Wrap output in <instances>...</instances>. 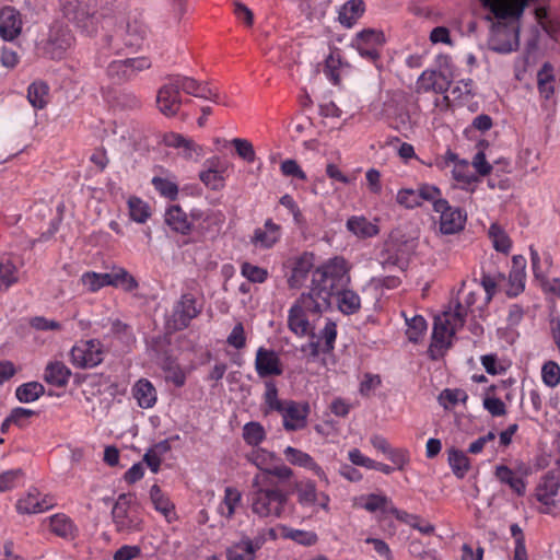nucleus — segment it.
I'll return each mask as SVG.
<instances>
[{
	"mask_svg": "<svg viewBox=\"0 0 560 560\" xmlns=\"http://www.w3.org/2000/svg\"><path fill=\"white\" fill-rule=\"evenodd\" d=\"M16 281L18 276L15 266L9 258L2 259L0 261V291L7 290Z\"/></svg>",
	"mask_w": 560,
	"mask_h": 560,
	"instance_id": "8fccbe9b",
	"label": "nucleus"
},
{
	"mask_svg": "<svg viewBox=\"0 0 560 560\" xmlns=\"http://www.w3.org/2000/svg\"><path fill=\"white\" fill-rule=\"evenodd\" d=\"M335 295H337L338 308L341 313L352 315L361 308V299L354 291L342 288Z\"/></svg>",
	"mask_w": 560,
	"mask_h": 560,
	"instance_id": "473e14b6",
	"label": "nucleus"
},
{
	"mask_svg": "<svg viewBox=\"0 0 560 560\" xmlns=\"http://www.w3.org/2000/svg\"><path fill=\"white\" fill-rule=\"evenodd\" d=\"M133 396L141 408H151L156 401V392L148 380H139L133 387Z\"/></svg>",
	"mask_w": 560,
	"mask_h": 560,
	"instance_id": "72a5a7b5",
	"label": "nucleus"
},
{
	"mask_svg": "<svg viewBox=\"0 0 560 560\" xmlns=\"http://www.w3.org/2000/svg\"><path fill=\"white\" fill-rule=\"evenodd\" d=\"M466 315L467 311L459 302L456 303L454 312L444 313L443 317L450 318L452 322L451 334H455L458 328L464 326Z\"/></svg>",
	"mask_w": 560,
	"mask_h": 560,
	"instance_id": "0e129e2a",
	"label": "nucleus"
},
{
	"mask_svg": "<svg viewBox=\"0 0 560 560\" xmlns=\"http://www.w3.org/2000/svg\"><path fill=\"white\" fill-rule=\"evenodd\" d=\"M467 399H468V396H467L466 392L463 390V389H448V388H446L439 396V400L444 406V408H447V405L444 402L445 400L450 405L454 406V405H456L459 401L466 402Z\"/></svg>",
	"mask_w": 560,
	"mask_h": 560,
	"instance_id": "69168bd1",
	"label": "nucleus"
},
{
	"mask_svg": "<svg viewBox=\"0 0 560 560\" xmlns=\"http://www.w3.org/2000/svg\"><path fill=\"white\" fill-rule=\"evenodd\" d=\"M406 324H407L406 335H407L408 340L411 342H415V343L418 342L419 339L424 334V331L427 330L425 319L420 315H416L411 318L406 317Z\"/></svg>",
	"mask_w": 560,
	"mask_h": 560,
	"instance_id": "09e8293b",
	"label": "nucleus"
},
{
	"mask_svg": "<svg viewBox=\"0 0 560 560\" xmlns=\"http://www.w3.org/2000/svg\"><path fill=\"white\" fill-rule=\"evenodd\" d=\"M152 185L163 197L171 200H175L177 198L178 186L176 183L167 178L155 176L152 178Z\"/></svg>",
	"mask_w": 560,
	"mask_h": 560,
	"instance_id": "6e6d98bb",
	"label": "nucleus"
},
{
	"mask_svg": "<svg viewBox=\"0 0 560 560\" xmlns=\"http://www.w3.org/2000/svg\"><path fill=\"white\" fill-rule=\"evenodd\" d=\"M452 322L450 318L436 317L433 325L432 341L429 348L431 358L436 359L435 351L442 354L451 346L450 338L454 335L451 334Z\"/></svg>",
	"mask_w": 560,
	"mask_h": 560,
	"instance_id": "6ab92c4d",
	"label": "nucleus"
},
{
	"mask_svg": "<svg viewBox=\"0 0 560 560\" xmlns=\"http://www.w3.org/2000/svg\"><path fill=\"white\" fill-rule=\"evenodd\" d=\"M242 275L253 283H262L268 277V271L265 268L244 262L241 267Z\"/></svg>",
	"mask_w": 560,
	"mask_h": 560,
	"instance_id": "13d9d810",
	"label": "nucleus"
},
{
	"mask_svg": "<svg viewBox=\"0 0 560 560\" xmlns=\"http://www.w3.org/2000/svg\"><path fill=\"white\" fill-rule=\"evenodd\" d=\"M112 518L118 533L130 534L143 528V520L136 506V498L132 493L119 494L112 509Z\"/></svg>",
	"mask_w": 560,
	"mask_h": 560,
	"instance_id": "39448f33",
	"label": "nucleus"
},
{
	"mask_svg": "<svg viewBox=\"0 0 560 560\" xmlns=\"http://www.w3.org/2000/svg\"><path fill=\"white\" fill-rule=\"evenodd\" d=\"M364 502L362 508L369 512L381 511L382 513H388V508L392 505V501L386 495L371 493L362 498Z\"/></svg>",
	"mask_w": 560,
	"mask_h": 560,
	"instance_id": "de8ad7c7",
	"label": "nucleus"
},
{
	"mask_svg": "<svg viewBox=\"0 0 560 560\" xmlns=\"http://www.w3.org/2000/svg\"><path fill=\"white\" fill-rule=\"evenodd\" d=\"M342 67V61L339 55H335V51H331L328 57L325 59L324 73L326 77L334 83L338 84L340 82V68Z\"/></svg>",
	"mask_w": 560,
	"mask_h": 560,
	"instance_id": "864d4df0",
	"label": "nucleus"
},
{
	"mask_svg": "<svg viewBox=\"0 0 560 560\" xmlns=\"http://www.w3.org/2000/svg\"><path fill=\"white\" fill-rule=\"evenodd\" d=\"M60 9L63 16L83 34H96L102 18L96 0H60Z\"/></svg>",
	"mask_w": 560,
	"mask_h": 560,
	"instance_id": "20e7f679",
	"label": "nucleus"
},
{
	"mask_svg": "<svg viewBox=\"0 0 560 560\" xmlns=\"http://www.w3.org/2000/svg\"><path fill=\"white\" fill-rule=\"evenodd\" d=\"M252 511L259 517H281L288 503V493L277 488L272 479L255 476L252 481Z\"/></svg>",
	"mask_w": 560,
	"mask_h": 560,
	"instance_id": "7ed1b4c3",
	"label": "nucleus"
},
{
	"mask_svg": "<svg viewBox=\"0 0 560 560\" xmlns=\"http://www.w3.org/2000/svg\"><path fill=\"white\" fill-rule=\"evenodd\" d=\"M182 103L180 92L171 75L168 83L162 85L158 91V108L164 116L173 117L179 112Z\"/></svg>",
	"mask_w": 560,
	"mask_h": 560,
	"instance_id": "4468645a",
	"label": "nucleus"
},
{
	"mask_svg": "<svg viewBox=\"0 0 560 560\" xmlns=\"http://www.w3.org/2000/svg\"><path fill=\"white\" fill-rule=\"evenodd\" d=\"M201 313V307L197 306L195 296L190 293H185L175 303L172 313V327L175 330H182L189 326L191 319L196 318Z\"/></svg>",
	"mask_w": 560,
	"mask_h": 560,
	"instance_id": "ddd939ff",
	"label": "nucleus"
},
{
	"mask_svg": "<svg viewBox=\"0 0 560 560\" xmlns=\"http://www.w3.org/2000/svg\"><path fill=\"white\" fill-rule=\"evenodd\" d=\"M364 12L362 0H349L339 11V22L346 27H351Z\"/></svg>",
	"mask_w": 560,
	"mask_h": 560,
	"instance_id": "f704fd0d",
	"label": "nucleus"
},
{
	"mask_svg": "<svg viewBox=\"0 0 560 560\" xmlns=\"http://www.w3.org/2000/svg\"><path fill=\"white\" fill-rule=\"evenodd\" d=\"M282 229L279 224L275 223L271 219H267L262 228H257L250 243L258 248L269 249L273 247L281 238Z\"/></svg>",
	"mask_w": 560,
	"mask_h": 560,
	"instance_id": "aec40b11",
	"label": "nucleus"
},
{
	"mask_svg": "<svg viewBox=\"0 0 560 560\" xmlns=\"http://www.w3.org/2000/svg\"><path fill=\"white\" fill-rule=\"evenodd\" d=\"M385 43V36L382 31L375 28H365L355 35L352 46H372L381 48Z\"/></svg>",
	"mask_w": 560,
	"mask_h": 560,
	"instance_id": "4c0bfd02",
	"label": "nucleus"
},
{
	"mask_svg": "<svg viewBox=\"0 0 560 560\" xmlns=\"http://www.w3.org/2000/svg\"><path fill=\"white\" fill-rule=\"evenodd\" d=\"M114 26L126 38L122 45L128 47V52L135 54L143 44L147 34L143 22L136 14L128 13L120 16Z\"/></svg>",
	"mask_w": 560,
	"mask_h": 560,
	"instance_id": "9d476101",
	"label": "nucleus"
},
{
	"mask_svg": "<svg viewBox=\"0 0 560 560\" xmlns=\"http://www.w3.org/2000/svg\"><path fill=\"white\" fill-rule=\"evenodd\" d=\"M313 268L314 256L312 254L304 253L294 261L292 273L288 279L289 287L291 289L301 288Z\"/></svg>",
	"mask_w": 560,
	"mask_h": 560,
	"instance_id": "a878e982",
	"label": "nucleus"
},
{
	"mask_svg": "<svg viewBox=\"0 0 560 560\" xmlns=\"http://www.w3.org/2000/svg\"><path fill=\"white\" fill-rule=\"evenodd\" d=\"M241 492L233 487H226L224 490V498L218 508V512L225 516L226 518H231L235 513V508L241 501Z\"/></svg>",
	"mask_w": 560,
	"mask_h": 560,
	"instance_id": "58836bf2",
	"label": "nucleus"
},
{
	"mask_svg": "<svg viewBox=\"0 0 560 560\" xmlns=\"http://www.w3.org/2000/svg\"><path fill=\"white\" fill-rule=\"evenodd\" d=\"M295 490L298 493V500L303 505H313L317 501L316 486L313 481H301L296 483Z\"/></svg>",
	"mask_w": 560,
	"mask_h": 560,
	"instance_id": "a18cd8bd",
	"label": "nucleus"
},
{
	"mask_svg": "<svg viewBox=\"0 0 560 560\" xmlns=\"http://www.w3.org/2000/svg\"><path fill=\"white\" fill-rule=\"evenodd\" d=\"M275 458V454L268 452L264 448L253 450L248 455L247 459L253 463L258 469L261 470V474H265L269 467L271 462Z\"/></svg>",
	"mask_w": 560,
	"mask_h": 560,
	"instance_id": "603ef678",
	"label": "nucleus"
},
{
	"mask_svg": "<svg viewBox=\"0 0 560 560\" xmlns=\"http://www.w3.org/2000/svg\"><path fill=\"white\" fill-rule=\"evenodd\" d=\"M350 282L349 269L342 258H335L315 269L308 292L301 295L311 299L317 312H325L331 306V298Z\"/></svg>",
	"mask_w": 560,
	"mask_h": 560,
	"instance_id": "f03ea898",
	"label": "nucleus"
},
{
	"mask_svg": "<svg viewBox=\"0 0 560 560\" xmlns=\"http://www.w3.org/2000/svg\"><path fill=\"white\" fill-rule=\"evenodd\" d=\"M265 544L264 536H257L250 539L247 536L242 537L226 549L228 560H255V553Z\"/></svg>",
	"mask_w": 560,
	"mask_h": 560,
	"instance_id": "dca6fc26",
	"label": "nucleus"
},
{
	"mask_svg": "<svg viewBox=\"0 0 560 560\" xmlns=\"http://www.w3.org/2000/svg\"><path fill=\"white\" fill-rule=\"evenodd\" d=\"M150 499L154 509L158 512H160L168 523L173 522L176 518L174 504L163 493V491L158 485H153L151 487Z\"/></svg>",
	"mask_w": 560,
	"mask_h": 560,
	"instance_id": "2f4dec72",
	"label": "nucleus"
},
{
	"mask_svg": "<svg viewBox=\"0 0 560 560\" xmlns=\"http://www.w3.org/2000/svg\"><path fill=\"white\" fill-rule=\"evenodd\" d=\"M255 369L260 377L281 375L283 369L278 353L264 347L258 348L255 359Z\"/></svg>",
	"mask_w": 560,
	"mask_h": 560,
	"instance_id": "f3484780",
	"label": "nucleus"
},
{
	"mask_svg": "<svg viewBox=\"0 0 560 560\" xmlns=\"http://www.w3.org/2000/svg\"><path fill=\"white\" fill-rule=\"evenodd\" d=\"M433 209L440 213V230L443 234H455L464 229L466 212L460 208H453L445 199L434 201Z\"/></svg>",
	"mask_w": 560,
	"mask_h": 560,
	"instance_id": "9b49d317",
	"label": "nucleus"
},
{
	"mask_svg": "<svg viewBox=\"0 0 560 560\" xmlns=\"http://www.w3.org/2000/svg\"><path fill=\"white\" fill-rule=\"evenodd\" d=\"M70 376V369L60 361L49 362L44 373V380L56 387H65Z\"/></svg>",
	"mask_w": 560,
	"mask_h": 560,
	"instance_id": "c85d7f7f",
	"label": "nucleus"
},
{
	"mask_svg": "<svg viewBox=\"0 0 560 560\" xmlns=\"http://www.w3.org/2000/svg\"><path fill=\"white\" fill-rule=\"evenodd\" d=\"M265 401L270 409L277 411L282 410L285 405V401L278 399V389L272 382L266 383Z\"/></svg>",
	"mask_w": 560,
	"mask_h": 560,
	"instance_id": "774afa93",
	"label": "nucleus"
},
{
	"mask_svg": "<svg viewBox=\"0 0 560 560\" xmlns=\"http://www.w3.org/2000/svg\"><path fill=\"white\" fill-rule=\"evenodd\" d=\"M489 238L497 252L509 253L511 249V240L505 231L497 223L491 224L488 231Z\"/></svg>",
	"mask_w": 560,
	"mask_h": 560,
	"instance_id": "79ce46f5",
	"label": "nucleus"
},
{
	"mask_svg": "<svg viewBox=\"0 0 560 560\" xmlns=\"http://www.w3.org/2000/svg\"><path fill=\"white\" fill-rule=\"evenodd\" d=\"M45 393V387L38 382L22 384L16 388L15 395L21 402H32Z\"/></svg>",
	"mask_w": 560,
	"mask_h": 560,
	"instance_id": "a19ab883",
	"label": "nucleus"
},
{
	"mask_svg": "<svg viewBox=\"0 0 560 560\" xmlns=\"http://www.w3.org/2000/svg\"><path fill=\"white\" fill-rule=\"evenodd\" d=\"M542 382L549 387H556L560 383V366L553 362L548 361L541 369Z\"/></svg>",
	"mask_w": 560,
	"mask_h": 560,
	"instance_id": "bf43d9fd",
	"label": "nucleus"
},
{
	"mask_svg": "<svg viewBox=\"0 0 560 560\" xmlns=\"http://www.w3.org/2000/svg\"><path fill=\"white\" fill-rule=\"evenodd\" d=\"M164 142L167 147L182 150L180 154L187 159L192 160L202 155V148L194 140L185 138L179 133L171 132L164 137Z\"/></svg>",
	"mask_w": 560,
	"mask_h": 560,
	"instance_id": "393cba45",
	"label": "nucleus"
},
{
	"mask_svg": "<svg viewBox=\"0 0 560 560\" xmlns=\"http://www.w3.org/2000/svg\"><path fill=\"white\" fill-rule=\"evenodd\" d=\"M230 143L235 148L236 154L245 162L253 163L256 160V152L250 141L243 138H234Z\"/></svg>",
	"mask_w": 560,
	"mask_h": 560,
	"instance_id": "5fc2aeb1",
	"label": "nucleus"
},
{
	"mask_svg": "<svg viewBox=\"0 0 560 560\" xmlns=\"http://www.w3.org/2000/svg\"><path fill=\"white\" fill-rule=\"evenodd\" d=\"M495 476L502 483L508 485L517 495H523L525 493L526 485L523 478L517 476L508 466H498L495 469Z\"/></svg>",
	"mask_w": 560,
	"mask_h": 560,
	"instance_id": "c9c22d12",
	"label": "nucleus"
},
{
	"mask_svg": "<svg viewBox=\"0 0 560 560\" xmlns=\"http://www.w3.org/2000/svg\"><path fill=\"white\" fill-rule=\"evenodd\" d=\"M284 455L288 462L292 465H298L304 468H308L315 472L320 479L327 481L326 474L324 470L314 462V459L301 450L288 446L284 450Z\"/></svg>",
	"mask_w": 560,
	"mask_h": 560,
	"instance_id": "cd10ccee",
	"label": "nucleus"
},
{
	"mask_svg": "<svg viewBox=\"0 0 560 560\" xmlns=\"http://www.w3.org/2000/svg\"><path fill=\"white\" fill-rule=\"evenodd\" d=\"M190 217L192 224H197L196 229L202 236L211 233V237H214L223 221L222 214L214 211L201 212L199 210H192Z\"/></svg>",
	"mask_w": 560,
	"mask_h": 560,
	"instance_id": "4be33fe9",
	"label": "nucleus"
},
{
	"mask_svg": "<svg viewBox=\"0 0 560 560\" xmlns=\"http://www.w3.org/2000/svg\"><path fill=\"white\" fill-rule=\"evenodd\" d=\"M490 11L487 20L491 22L489 48L499 54H509L518 49L520 27L516 22L524 10L535 0H480Z\"/></svg>",
	"mask_w": 560,
	"mask_h": 560,
	"instance_id": "f257e3e1",
	"label": "nucleus"
},
{
	"mask_svg": "<svg viewBox=\"0 0 560 560\" xmlns=\"http://www.w3.org/2000/svg\"><path fill=\"white\" fill-rule=\"evenodd\" d=\"M396 200L399 205L404 206L407 209H412L421 206V201H419V195L417 190L413 189L399 190Z\"/></svg>",
	"mask_w": 560,
	"mask_h": 560,
	"instance_id": "338daca9",
	"label": "nucleus"
},
{
	"mask_svg": "<svg viewBox=\"0 0 560 560\" xmlns=\"http://www.w3.org/2000/svg\"><path fill=\"white\" fill-rule=\"evenodd\" d=\"M346 226L349 232L359 238H370L380 233L378 226L362 215L349 218Z\"/></svg>",
	"mask_w": 560,
	"mask_h": 560,
	"instance_id": "7c9ffc66",
	"label": "nucleus"
},
{
	"mask_svg": "<svg viewBox=\"0 0 560 560\" xmlns=\"http://www.w3.org/2000/svg\"><path fill=\"white\" fill-rule=\"evenodd\" d=\"M535 498L546 506L541 510L542 513H549L551 506H560V479L557 472L548 471L540 478L535 489Z\"/></svg>",
	"mask_w": 560,
	"mask_h": 560,
	"instance_id": "f8f14e48",
	"label": "nucleus"
},
{
	"mask_svg": "<svg viewBox=\"0 0 560 560\" xmlns=\"http://www.w3.org/2000/svg\"><path fill=\"white\" fill-rule=\"evenodd\" d=\"M310 408L307 405H300L295 401H285L282 410L279 412L283 419V427L288 431L301 430L306 425V418Z\"/></svg>",
	"mask_w": 560,
	"mask_h": 560,
	"instance_id": "a211bd4d",
	"label": "nucleus"
},
{
	"mask_svg": "<svg viewBox=\"0 0 560 560\" xmlns=\"http://www.w3.org/2000/svg\"><path fill=\"white\" fill-rule=\"evenodd\" d=\"M165 223L176 233L188 234L192 222L188 220L186 212L179 206H172L165 213Z\"/></svg>",
	"mask_w": 560,
	"mask_h": 560,
	"instance_id": "c756f323",
	"label": "nucleus"
},
{
	"mask_svg": "<svg viewBox=\"0 0 560 560\" xmlns=\"http://www.w3.org/2000/svg\"><path fill=\"white\" fill-rule=\"evenodd\" d=\"M526 258L522 255H515L512 258V268L509 275L508 294L516 296L525 289L526 280Z\"/></svg>",
	"mask_w": 560,
	"mask_h": 560,
	"instance_id": "5701e85b",
	"label": "nucleus"
},
{
	"mask_svg": "<svg viewBox=\"0 0 560 560\" xmlns=\"http://www.w3.org/2000/svg\"><path fill=\"white\" fill-rule=\"evenodd\" d=\"M453 178L462 184L463 188H468L469 185L477 182V177L470 172L467 161H460L454 165L452 171Z\"/></svg>",
	"mask_w": 560,
	"mask_h": 560,
	"instance_id": "3c124183",
	"label": "nucleus"
},
{
	"mask_svg": "<svg viewBox=\"0 0 560 560\" xmlns=\"http://www.w3.org/2000/svg\"><path fill=\"white\" fill-rule=\"evenodd\" d=\"M151 61L147 57L113 59L107 63L106 74L114 83L130 80L136 73L149 69Z\"/></svg>",
	"mask_w": 560,
	"mask_h": 560,
	"instance_id": "1a4fd4ad",
	"label": "nucleus"
},
{
	"mask_svg": "<svg viewBox=\"0 0 560 560\" xmlns=\"http://www.w3.org/2000/svg\"><path fill=\"white\" fill-rule=\"evenodd\" d=\"M50 529L58 536L67 537L72 533V523L63 514H56L50 517Z\"/></svg>",
	"mask_w": 560,
	"mask_h": 560,
	"instance_id": "4d7b16f0",
	"label": "nucleus"
},
{
	"mask_svg": "<svg viewBox=\"0 0 560 560\" xmlns=\"http://www.w3.org/2000/svg\"><path fill=\"white\" fill-rule=\"evenodd\" d=\"M200 180L212 190H220L224 186L222 171L205 170L199 174Z\"/></svg>",
	"mask_w": 560,
	"mask_h": 560,
	"instance_id": "052dcab7",
	"label": "nucleus"
},
{
	"mask_svg": "<svg viewBox=\"0 0 560 560\" xmlns=\"http://www.w3.org/2000/svg\"><path fill=\"white\" fill-rule=\"evenodd\" d=\"M336 338L337 326L330 319H327L324 328L318 332V335L315 334V339L319 340V343L322 345V352L325 354H328L334 350Z\"/></svg>",
	"mask_w": 560,
	"mask_h": 560,
	"instance_id": "ea45409f",
	"label": "nucleus"
},
{
	"mask_svg": "<svg viewBox=\"0 0 560 560\" xmlns=\"http://www.w3.org/2000/svg\"><path fill=\"white\" fill-rule=\"evenodd\" d=\"M128 207L130 218L137 223H144L151 215L149 205L138 197H130Z\"/></svg>",
	"mask_w": 560,
	"mask_h": 560,
	"instance_id": "c03bdc74",
	"label": "nucleus"
},
{
	"mask_svg": "<svg viewBox=\"0 0 560 560\" xmlns=\"http://www.w3.org/2000/svg\"><path fill=\"white\" fill-rule=\"evenodd\" d=\"M172 78L176 83L179 92L183 91L188 95L210 100L214 103L220 102L219 93L212 90L207 82H200L194 78L180 74L172 75Z\"/></svg>",
	"mask_w": 560,
	"mask_h": 560,
	"instance_id": "2eb2a0df",
	"label": "nucleus"
},
{
	"mask_svg": "<svg viewBox=\"0 0 560 560\" xmlns=\"http://www.w3.org/2000/svg\"><path fill=\"white\" fill-rule=\"evenodd\" d=\"M71 363L79 369H92L104 360V347L97 339L80 340L71 351Z\"/></svg>",
	"mask_w": 560,
	"mask_h": 560,
	"instance_id": "6e6552de",
	"label": "nucleus"
},
{
	"mask_svg": "<svg viewBox=\"0 0 560 560\" xmlns=\"http://www.w3.org/2000/svg\"><path fill=\"white\" fill-rule=\"evenodd\" d=\"M39 493L36 489L34 491H31L26 498L21 499L18 504L16 509L20 513H40V509H38V499Z\"/></svg>",
	"mask_w": 560,
	"mask_h": 560,
	"instance_id": "680f3d73",
	"label": "nucleus"
},
{
	"mask_svg": "<svg viewBox=\"0 0 560 560\" xmlns=\"http://www.w3.org/2000/svg\"><path fill=\"white\" fill-rule=\"evenodd\" d=\"M23 475V470L20 468L0 474V492L13 489Z\"/></svg>",
	"mask_w": 560,
	"mask_h": 560,
	"instance_id": "e2e57ef3",
	"label": "nucleus"
},
{
	"mask_svg": "<svg viewBox=\"0 0 560 560\" xmlns=\"http://www.w3.org/2000/svg\"><path fill=\"white\" fill-rule=\"evenodd\" d=\"M48 86L44 82H34L27 90V98L33 107L42 109L47 104Z\"/></svg>",
	"mask_w": 560,
	"mask_h": 560,
	"instance_id": "37998d69",
	"label": "nucleus"
},
{
	"mask_svg": "<svg viewBox=\"0 0 560 560\" xmlns=\"http://www.w3.org/2000/svg\"><path fill=\"white\" fill-rule=\"evenodd\" d=\"M126 38L120 35V33L115 28L108 30L102 39L101 54L98 57L100 63H105L106 58L110 56H128V47H125L122 44Z\"/></svg>",
	"mask_w": 560,
	"mask_h": 560,
	"instance_id": "412c9836",
	"label": "nucleus"
},
{
	"mask_svg": "<svg viewBox=\"0 0 560 560\" xmlns=\"http://www.w3.org/2000/svg\"><path fill=\"white\" fill-rule=\"evenodd\" d=\"M74 36L68 25L55 22L48 31L46 38L40 42L43 54L50 59H61L72 47Z\"/></svg>",
	"mask_w": 560,
	"mask_h": 560,
	"instance_id": "423d86ee",
	"label": "nucleus"
},
{
	"mask_svg": "<svg viewBox=\"0 0 560 560\" xmlns=\"http://www.w3.org/2000/svg\"><path fill=\"white\" fill-rule=\"evenodd\" d=\"M313 305L314 304L311 302L310 298L300 295L289 310L288 328L294 335L299 337L310 336L311 338H315V332L311 329L308 314L318 315L323 312H317Z\"/></svg>",
	"mask_w": 560,
	"mask_h": 560,
	"instance_id": "0eeeda50",
	"label": "nucleus"
},
{
	"mask_svg": "<svg viewBox=\"0 0 560 560\" xmlns=\"http://www.w3.org/2000/svg\"><path fill=\"white\" fill-rule=\"evenodd\" d=\"M22 28L20 14L12 8H4L0 12V37L4 40L14 39Z\"/></svg>",
	"mask_w": 560,
	"mask_h": 560,
	"instance_id": "b1692460",
	"label": "nucleus"
},
{
	"mask_svg": "<svg viewBox=\"0 0 560 560\" xmlns=\"http://www.w3.org/2000/svg\"><path fill=\"white\" fill-rule=\"evenodd\" d=\"M447 455L448 465L453 474L459 479L464 478L470 468L469 458L463 451L455 447H451L447 451Z\"/></svg>",
	"mask_w": 560,
	"mask_h": 560,
	"instance_id": "e433bc0d",
	"label": "nucleus"
},
{
	"mask_svg": "<svg viewBox=\"0 0 560 560\" xmlns=\"http://www.w3.org/2000/svg\"><path fill=\"white\" fill-rule=\"evenodd\" d=\"M419 90L424 92L433 91L435 93H445L448 90L450 82L442 72L425 70L418 80Z\"/></svg>",
	"mask_w": 560,
	"mask_h": 560,
	"instance_id": "bb28decb",
	"label": "nucleus"
},
{
	"mask_svg": "<svg viewBox=\"0 0 560 560\" xmlns=\"http://www.w3.org/2000/svg\"><path fill=\"white\" fill-rule=\"evenodd\" d=\"M266 438L264 427L259 422H248L243 428V439L252 446L259 445Z\"/></svg>",
	"mask_w": 560,
	"mask_h": 560,
	"instance_id": "49530a36",
	"label": "nucleus"
}]
</instances>
